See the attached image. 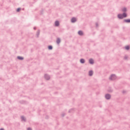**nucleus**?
<instances>
[{
	"mask_svg": "<svg viewBox=\"0 0 130 130\" xmlns=\"http://www.w3.org/2000/svg\"><path fill=\"white\" fill-rule=\"evenodd\" d=\"M125 17H126V13L118 15V18H119V19H123V18H125Z\"/></svg>",
	"mask_w": 130,
	"mask_h": 130,
	"instance_id": "nucleus-1",
	"label": "nucleus"
},
{
	"mask_svg": "<svg viewBox=\"0 0 130 130\" xmlns=\"http://www.w3.org/2000/svg\"><path fill=\"white\" fill-rule=\"evenodd\" d=\"M115 79H116V76L114 75H112L110 77V80H115Z\"/></svg>",
	"mask_w": 130,
	"mask_h": 130,
	"instance_id": "nucleus-2",
	"label": "nucleus"
},
{
	"mask_svg": "<svg viewBox=\"0 0 130 130\" xmlns=\"http://www.w3.org/2000/svg\"><path fill=\"white\" fill-rule=\"evenodd\" d=\"M76 21H77V19H76V18H73L71 19V21L72 23H75V22H76Z\"/></svg>",
	"mask_w": 130,
	"mask_h": 130,
	"instance_id": "nucleus-3",
	"label": "nucleus"
},
{
	"mask_svg": "<svg viewBox=\"0 0 130 130\" xmlns=\"http://www.w3.org/2000/svg\"><path fill=\"white\" fill-rule=\"evenodd\" d=\"M89 61V63H90L91 64L94 63V60H93V59H90Z\"/></svg>",
	"mask_w": 130,
	"mask_h": 130,
	"instance_id": "nucleus-4",
	"label": "nucleus"
},
{
	"mask_svg": "<svg viewBox=\"0 0 130 130\" xmlns=\"http://www.w3.org/2000/svg\"><path fill=\"white\" fill-rule=\"evenodd\" d=\"M106 99H110V95L106 94Z\"/></svg>",
	"mask_w": 130,
	"mask_h": 130,
	"instance_id": "nucleus-5",
	"label": "nucleus"
},
{
	"mask_svg": "<svg viewBox=\"0 0 130 130\" xmlns=\"http://www.w3.org/2000/svg\"><path fill=\"white\" fill-rule=\"evenodd\" d=\"M55 26H58L59 25V22L58 21H56L55 22Z\"/></svg>",
	"mask_w": 130,
	"mask_h": 130,
	"instance_id": "nucleus-6",
	"label": "nucleus"
},
{
	"mask_svg": "<svg viewBox=\"0 0 130 130\" xmlns=\"http://www.w3.org/2000/svg\"><path fill=\"white\" fill-rule=\"evenodd\" d=\"M56 42L58 44H59V43H60V39H57V41H56Z\"/></svg>",
	"mask_w": 130,
	"mask_h": 130,
	"instance_id": "nucleus-7",
	"label": "nucleus"
},
{
	"mask_svg": "<svg viewBox=\"0 0 130 130\" xmlns=\"http://www.w3.org/2000/svg\"><path fill=\"white\" fill-rule=\"evenodd\" d=\"M80 62L81 63H84V62H85V60L84 59H80Z\"/></svg>",
	"mask_w": 130,
	"mask_h": 130,
	"instance_id": "nucleus-8",
	"label": "nucleus"
},
{
	"mask_svg": "<svg viewBox=\"0 0 130 130\" xmlns=\"http://www.w3.org/2000/svg\"><path fill=\"white\" fill-rule=\"evenodd\" d=\"M92 75H93V71H89V76H92Z\"/></svg>",
	"mask_w": 130,
	"mask_h": 130,
	"instance_id": "nucleus-9",
	"label": "nucleus"
},
{
	"mask_svg": "<svg viewBox=\"0 0 130 130\" xmlns=\"http://www.w3.org/2000/svg\"><path fill=\"white\" fill-rule=\"evenodd\" d=\"M17 58H18V59H20V60L24 59V58L21 56H18Z\"/></svg>",
	"mask_w": 130,
	"mask_h": 130,
	"instance_id": "nucleus-10",
	"label": "nucleus"
},
{
	"mask_svg": "<svg viewBox=\"0 0 130 130\" xmlns=\"http://www.w3.org/2000/svg\"><path fill=\"white\" fill-rule=\"evenodd\" d=\"M126 23H130V19H126L124 20Z\"/></svg>",
	"mask_w": 130,
	"mask_h": 130,
	"instance_id": "nucleus-11",
	"label": "nucleus"
},
{
	"mask_svg": "<svg viewBox=\"0 0 130 130\" xmlns=\"http://www.w3.org/2000/svg\"><path fill=\"white\" fill-rule=\"evenodd\" d=\"M78 34L79 35H83V31H78Z\"/></svg>",
	"mask_w": 130,
	"mask_h": 130,
	"instance_id": "nucleus-12",
	"label": "nucleus"
},
{
	"mask_svg": "<svg viewBox=\"0 0 130 130\" xmlns=\"http://www.w3.org/2000/svg\"><path fill=\"white\" fill-rule=\"evenodd\" d=\"M45 78L47 80H49V76L48 75H45Z\"/></svg>",
	"mask_w": 130,
	"mask_h": 130,
	"instance_id": "nucleus-13",
	"label": "nucleus"
},
{
	"mask_svg": "<svg viewBox=\"0 0 130 130\" xmlns=\"http://www.w3.org/2000/svg\"><path fill=\"white\" fill-rule=\"evenodd\" d=\"M125 49H126L127 50H128V49H129V46H127L125 47Z\"/></svg>",
	"mask_w": 130,
	"mask_h": 130,
	"instance_id": "nucleus-14",
	"label": "nucleus"
},
{
	"mask_svg": "<svg viewBox=\"0 0 130 130\" xmlns=\"http://www.w3.org/2000/svg\"><path fill=\"white\" fill-rule=\"evenodd\" d=\"M122 11H123V12H126V8H123V9H122Z\"/></svg>",
	"mask_w": 130,
	"mask_h": 130,
	"instance_id": "nucleus-15",
	"label": "nucleus"
},
{
	"mask_svg": "<svg viewBox=\"0 0 130 130\" xmlns=\"http://www.w3.org/2000/svg\"><path fill=\"white\" fill-rule=\"evenodd\" d=\"M48 48H49V49H52V46H49L48 47Z\"/></svg>",
	"mask_w": 130,
	"mask_h": 130,
	"instance_id": "nucleus-16",
	"label": "nucleus"
},
{
	"mask_svg": "<svg viewBox=\"0 0 130 130\" xmlns=\"http://www.w3.org/2000/svg\"><path fill=\"white\" fill-rule=\"evenodd\" d=\"M21 11V8H18L17 10V12H20Z\"/></svg>",
	"mask_w": 130,
	"mask_h": 130,
	"instance_id": "nucleus-17",
	"label": "nucleus"
},
{
	"mask_svg": "<svg viewBox=\"0 0 130 130\" xmlns=\"http://www.w3.org/2000/svg\"><path fill=\"white\" fill-rule=\"evenodd\" d=\"M21 118L23 120H25V118L24 117H21Z\"/></svg>",
	"mask_w": 130,
	"mask_h": 130,
	"instance_id": "nucleus-18",
	"label": "nucleus"
},
{
	"mask_svg": "<svg viewBox=\"0 0 130 130\" xmlns=\"http://www.w3.org/2000/svg\"><path fill=\"white\" fill-rule=\"evenodd\" d=\"M27 130H32V129H31L30 128H27Z\"/></svg>",
	"mask_w": 130,
	"mask_h": 130,
	"instance_id": "nucleus-19",
	"label": "nucleus"
},
{
	"mask_svg": "<svg viewBox=\"0 0 130 130\" xmlns=\"http://www.w3.org/2000/svg\"><path fill=\"white\" fill-rule=\"evenodd\" d=\"M0 130H4V128H1Z\"/></svg>",
	"mask_w": 130,
	"mask_h": 130,
	"instance_id": "nucleus-20",
	"label": "nucleus"
}]
</instances>
